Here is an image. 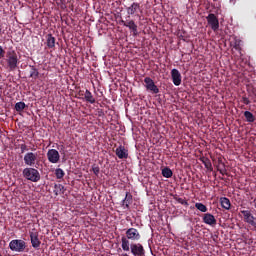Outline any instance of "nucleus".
<instances>
[{
    "label": "nucleus",
    "mask_w": 256,
    "mask_h": 256,
    "mask_svg": "<svg viewBox=\"0 0 256 256\" xmlns=\"http://www.w3.org/2000/svg\"><path fill=\"white\" fill-rule=\"evenodd\" d=\"M126 236L121 237V247L123 251H129V245L131 241H140L141 233L136 228H129L126 230Z\"/></svg>",
    "instance_id": "nucleus-1"
},
{
    "label": "nucleus",
    "mask_w": 256,
    "mask_h": 256,
    "mask_svg": "<svg viewBox=\"0 0 256 256\" xmlns=\"http://www.w3.org/2000/svg\"><path fill=\"white\" fill-rule=\"evenodd\" d=\"M141 9V5L137 2H134L130 5V7L126 8L128 15H135L136 11H139Z\"/></svg>",
    "instance_id": "nucleus-16"
},
{
    "label": "nucleus",
    "mask_w": 256,
    "mask_h": 256,
    "mask_svg": "<svg viewBox=\"0 0 256 256\" xmlns=\"http://www.w3.org/2000/svg\"><path fill=\"white\" fill-rule=\"evenodd\" d=\"M218 171L221 175H227V170L226 169H219L218 168Z\"/></svg>",
    "instance_id": "nucleus-35"
},
{
    "label": "nucleus",
    "mask_w": 256,
    "mask_h": 256,
    "mask_svg": "<svg viewBox=\"0 0 256 256\" xmlns=\"http://www.w3.org/2000/svg\"><path fill=\"white\" fill-rule=\"evenodd\" d=\"M133 203V194L126 192L125 198L122 200L123 209H129V206Z\"/></svg>",
    "instance_id": "nucleus-15"
},
{
    "label": "nucleus",
    "mask_w": 256,
    "mask_h": 256,
    "mask_svg": "<svg viewBox=\"0 0 256 256\" xmlns=\"http://www.w3.org/2000/svg\"><path fill=\"white\" fill-rule=\"evenodd\" d=\"M20 150L21 153H24L25 151H29V148H27V144H20Z\"/></svg>",
    "instance_id": "nucleus-33"
},
{
    "label": "nucleus",
    "mask_w": 256,
    "mask_h": 256,
    "mask_svg": "<svg viewBox=\"0 0 256 256\" xmlns=\"http://www.w3.org/2000/svg\"><path fill=\"white\" fill-rule=\"evenodd\" d=\"M22 175L27 181H32V183H37L41 181V174L39 173V170L30 167V168H25L22 171Z\"/></svg>",
    "instance_id": "nucleus-3"
},
{
    "label": "nucleus",
    "mask_w": 256,
    "mask_h": 256,
    "mask_svg": "<svg viewBox=\"0 0 256 256\" xmlns=\"http://www.w3.org/2000/svg\"><path fill=\"white\" fill-rule=\"evenodd\" d=\"M6 63L10 71H15L17 65H19V58L17 57V52L13 49H9L6 52Z\"/></svg>",
    "instance_id": "nucleus-2"
},
{
    "label": "nucleus",
    "mask_w": 256,
    "mask_h": 256,
    "mask_svg": "<svg viewBox=\"0 0 256 256\" xmlns=\"http://www.w3.org/2000/svg\"><path fill=\"white\" fill-rule=\"evenodd\" d=\"M144 83L147 91H150V93H153L154 95H157V93H159V87L155 85V81H153L151 77L144 78Z\"/></svg>",
    "instance_id": "nucleus-7"
},
{
    "label": "nucleus",
    "mask_w": 256,
    "mask_h": 256,
    "mask_svg": "<svg viewBox=\"0 0 256 256\" xmlns=\"http://www.w3.org/2000/svg\"><path fill=\"white\" fill-rule=\"evenodd\" d=\"M208 25H210L212 31H219V19L215 14L210 13L207 17Z\"/></svg>",
    "instance_id": "nucleus-10"
},
{
    "label": "nucleus",
    "mask_w": 256,
    "mask_h": 256,
    "mask_svg": "<svg viewBox=\"0 0 256 256\" xmlns=\"http://www.w3.org/2000/svg\"><path fill=\"white\" fill-rule=\"evenodd\" d=\"M200 161L208 171H213V164H211V160L209 158L201 157Z\"/></svg>",
    "instance_id": "nucleus-18"
},
{
    "label": "nucleus",
    "mask_w": 256,
    "mask_h": 256,
    "mask_svg": "<svg viewBox=\"0 0 256 256\" xmlns=\"http://www.w3.org/2000/svg\"><path fill=\"white\" fill-rule=\"evenodd\" d=\"M31 245L34 249H39L41 247V240H39V232L35 229L29 232Z\"/></svg>",
    "instance_id": "nucleus-9"
},
{
    "label": "nucleus",
    "mask_w": 256,
    "mask_h": 256,
    "mask_svg": "<svg viewBox=\"0 0 256 256\" xmlns=\"http://www.w3.org/2000/svg\"><path fill=\"white\" fill-rule=\"evenodd\" d=\"M195 207L198 211H201V213H207V206H205V204L197 202Z\"/></svg>",
    "instance_id": "nucleus-27"
},
{
    "label": "nucleus",
    "mask_w": 256,
    "mask_h": 256,
    "mask_svg": "<svg viewBox=\"0 0 256 256\" xmlns=\"http://www.w3.org/2000/svg\"><path fill=\"white\" fill-rule=\"evenodd\" d=\"M203 223L206 225H210L211 227H215L217 225V219H215V216L211 213H206L203 216Z\"/></svg>",
    "instance_id": "nucleus-13"
},
{
    "label": "nucleus",
    "mask_w": 256,
    "mask_h": 256,
    "mask_svg": "<svg viewBox=\"0 0 256 256\" xmlns=\"http://www.w3.org/2000/svg\"><path fill=\"white\" fill-rule=\"evenodd\" d=\"M176 201L178 203H180V205H184L185 207L189 206V202H187V200L183 199V198H176Z\"/></svg>",
    "instance_id": "nucleus-31"
},
{
    "label": "nucleus",
    "mask_w": 256,
    "mask_h": 256,
    "mask_svg": "<svg viewBox=\"0 0 256 256\" xmlns=\"http://www.w3.org/2000/svg\"><path fill=\"white\" fill-rule=\"evenodd\" d=\"M84 99L87 101V103H91V105L95 103V97H93V94L89 90L85 91Z\"/></svg>",
    "instance_id": "nucleus-21"
},
{
    "label": "nucleus",
    "mask_w": 256,
    "mask_h": 256,
    "mask_svg": "<svg viewBox=\"0 0 256 256\" xmlns=\"http://www.w3.org/2000/svg\"><path fill=\"white\" fill-rule=\"evenodd\" d=\"M240 213L243 215L244 223H247L256 229V217L253 216V213L249 210H241Z\"/></svg>",
    "instance_id": "nucleus-5"
},
{
    "label": "nucleus",
    "mask_w": 256,
    "mask_h": 256,
    "mask_svg": "<svg viewBox=\"0 0 256 256\" xmlns=\"http://www.w3.org/2000/svg\"><path fill=\"white\" fill-rule=\"evenodd\" d=\"M129 251L134 256H145V248L141 243H131L129 245Z\"/></svg>",
    "instance_id": "nucleus-6"
},
{
    "label": "nucleus",
    "mask_w": 256,
    "mask_h": 256,
    "mask_svg": "<svg viewBox=\"0 0 256 256\" xmlns=\"http://www.w3.org/2000/svg\"><path fill=\"white\" fill-rule=\"evenodd\" d=\"M79 95H83V92H82V91H80V92H79Z\"/></svg>",
    "instance_id": "nucleus-37"
},
{
    "label": "nucleus",
    "mask_w": 256,
    "mask_h": 256,
    "mask_svg": "<svg viewBox=\"0 0 256 256\" xmlns=\"http://www.w3.org/2000/svg\"><path fill=\"white\" fill-rule=\"evenodd\" d=\"M232 46H233V49H235L236 51H239L240 55H243L241 53V40L235 39L234 43L232 44Z\"/></svg>",
    "instance_id": "nucleus-26"
},
{
    "label": "nucleus",
    "mask_w": 256,
    "mask_h": 256,
    "mask_svg": "<svg viewBox=\"0 0 256 256\" xmlns=\"http://www.w3.org/2000/svg\"><path fill=\"white\" fill-rule=\"evenodd\" d=\"M55 176H56V179H63V177H65V171H63V169L61 168H57L55 170Z\"/></svg>",
    "instance_id": "nucleus-28"
},
{
    "label": "nucleus",
    "mask_w": 256,
    "mask_h": 256,
    "mask_svg": "<svg viewBox=\"0 0 256 256\" xmlns=\"http://www.w3.org/2000/svg\"><path fill=\"white\" fill-rule=\"evenodd\" d=\"M124 27H128L130 31L134 33V35H137V24H135V21L130 20L127 23H124Z\"/></svg>",
    "instance_id": "nucleus-20"
},
{
    "label": "nucleus",
    "mask_w": 256,
    "mask_h": 256,
    "mask_svg": "<svg viewBox=\"0 0 256 256\" xmlns=\"http://www.w3.org/2000/svg\"><path fill=\"white\" fill-rule=\"evenodd\" d=\"M92 171H93L94 175H96V177H98L99 173L101 171V168H99V166L97 164H94L92 166Z\"/></svg>",
    "instance_id": "nucleus-30"
},
{
    "label": "nucleus",
    "mask_w": 256,
    "mask_h": 256,
    "mask_svg": "<svg viewBox=\"0 0 256 256\" xmlns=\"http://www.w3.org/2000/svg\"><path fill=\"white\" fill-rule=\"evenodd\" d=\"M244 117L247 123H255V115H253V113H251L250 111H245Z\"/></svg>",
    "instance_id": "nucleus-24"
},
{
    "label": "nucleus",
    "mask_w": 256,
    "mask_h": 256,
    "mask_svg": "<svg viewBox=\"0 0 256 256\" xmlns=\"http://www.w3.org/2000/svg\"><path fill=\"white\" fill-rule=\"evenodd\" d=\"M162 177H165L166 179H171L173 177V170L169 167H164L162 169Z\"/></svg>",
    "instance_id": "nucleus-23"
},
{
    "label": "nucleus",
    "mask_w": 256,
    "mask_h": 256,
    "mask_svg": "<svg viewBox=\"0 0 256 256\" xmlns=\"http://www.w3.org/2000/svg\"><path fill=\"white\" fill-rule=\"evenodd\" d=\"M221 207L229 211L231 209V200L227 197L220 198Z\"/></svg>",
    "instance_id": "nucleus-17"
},
{
    "label": "nucleus",
    "mask_w": 256,
    "mask_h": 256,
    "mask_svg": "<svg viewBox=\"0 0 256 256\" xmlns=\"http://www.w3.org/2000/svg\"><path fill=\"white\" fill-rule=\"evenodd\" d=\"M118 159H127L129 157V151L125 149V146L120 145L115 151Z\"/></svg>",
    "instance_id": "nucleus-14"
},
{
    "label": "nucleus",
    "mask_w": 256,
    "mask_h": 256,
    "mask_svg": "<svg viewBox=\"0 0 256 256\" xmlns=\"http://www.w3.org/2000/svg\"><path fill=\"white\" fill-rule=\"evenodd\" d=\"M121 23L125 26V23L127 22H125V20H121Z\"/></svg>",
    "instance_id": "nucleus-36"
},
{
    "label": "nucleus",
    "mask_w": 256,
    "mask_h": 256,
    "mask_svg": "<svg viewBox=\"0 0 256 256\" xmlns=\"http://www.w3.org/2000/svg\"><path fill=\"white\" fill-rule=\"evenodd\" d=\"M30 77L34 80L39 79V70L35 66H31Z\"/></svg>",
    "instance_id": "nucleus-25"
},
{
    "label": "nucleus",
    "mask_w": 256,
    "mask_h": 256,
    "mask_svg": "<svg viewBox=\"0 0 256 256\" xmlns=\"http://www.w3.org/2000/svg\"><path fill=\"white\" fill-rule=\"evenodd\" d=\"M65 193V186L62 184H55L54 185V195H63Z\"/></svg>",
    "instance_id": "nucleus-22"
},
{
    "label": "nucleus",
    "mask_w": 256,
    "mask_h": 256,
    "mask_svg": "<svg viewBox=\"0 0 256 256\" xmlns=\"http://www.w3.org/2000/svg\"><path fill=\"white\" fill-rule=\"evenodd\" d=\"M26 107H27V105L25 104V102H17V103L15 104V109H16V111H18V112L23 111V109H25Z\"/></svg>",
    "instance_id": "nucleus-29"
},
{
    "label": "nucleus",
    "mask_w": 256,
    "mask_h": 256,
    "mask_svg": "<svg viewBox=\"0 0 256 256\" xmlns=\"http://www.w3.org/2000/svg\"><path fill=\"white\" fill-rule=\"evenodd\" d=\"M24 163L28 167H35V163H37V153L27 152L24 155Z\"/></svg>",
    "instance_id": "nucleus-8"
},
{
    "label": "nucleus",
    "mask_w": 256,
    "mask_h": 256,
    "mask_svg": "<svg viewBox=\"0 0 256 256\" xmlns=\"http://www.w3.org/2000/svg\"><path fill=\"white\" fill-rule=\"evenodd\" d=\"M9 249L15 253H24L25 249H27V242L21 239L11 240L9 243Z\"/></svg>",
    "instance_id": "nucleus-4"
},
{
    "label": "nucleus",
    "mask_w": 256,
    "mask_h": 256,
    "mask_svg": "<svg viewBox=\"0 0 256 256\" xmlns=\"http://www.w3.org/2000/svg\"><path fill=\"white\" fill-rule=\"evenodd\" d=\"M171 77H172V83L176 86L179 87L181 85V72L177 69H172L171 70Z\"/></svg>",
    "instance_id": "nucleus-12"
},
{
    "label": "nucleus",
    "mask_w": 256,
    "mask_h": 256,
    "mask_svg": "<svg viewBox=\"0 0 256 256\" xmlns=\"http://www.w3.org/2000/svg\"><path fill=\"white\" fill-rule=\"evenodd\" d=\"M46 43L49 49H53L55 47V37H53V34H48L46 36Z\"/></svg>",
    "instance_id": "nucleus-19"
},
{
    "label": "nucleus",
    "mask_w": 256,
    "mask_h": 256,
    "mask_svg": "<svg viewBox=\"0 0 256 256\" xmlns=\"http://www.w3.org/2000/svg\"><path fill=\"white\" fill-rule=\"evenodd\" d=\"M47 159L49 163H59V159H61V155H59V151L55 149H49L47 152Z\"/></svg>",
    "instance_id": "nucleus-11"
},
{
    "label": "nucleus",
    "mask_w": 256,
    "mask_h": 256,
    "mask_svg": "<svg viewBox=\"0 0 256 256\" xmlns=\"http://www.w3.org/2000/svg\"><path fill=\"white\" fill-rule=\"evenodd\" d=\"M241 103H244V105H250L251 100H249V98H247V96H242Z\"/></svg>",
    "instance_id": "nucleus-32"
},
{
    "label": "nucleus",
    "mask_w": 256,
    "mask_h": 256,
    "mask_svg": "<svg viewBox=\"0 0 256 256\" xmlns=\"http://www.w3.org/2000/svg\"><path fill=\"white\" fill-rule=\"evenodd\" d=\"M5 57V50L3 49V46H0V59H3Z\"/></svg>",
    "instance_id": "nucleus-34"
}]
</instances>
